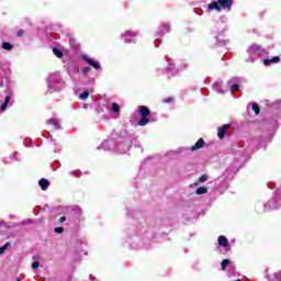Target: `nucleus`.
<instances>
[{"mask_svg": "<svg viewBox=\"0 0 281 281\" xmlns=\"http://www.w3.org/2000/svg\"><path fill=\"white\" fill-rule=\"evenodd\" d=\"M2 49H5V52H12V49H14V45H12L10 42H3Z\"/></svg>", "mask_w": 281, "mask_h": 281, "instance_id": "obj_23", "label": "nucleus"}, {"mask_svg": "<svg viewBox=\"0 0 281 281\" xmlns=\"http://www.w3.org/2000/svg\"><path fill=\"white\" fill-rule=\"evenodd\" d=\"M63 232H65V227L63 226L55 227V234H63Z\"/></svg>", "mask_w": 281, "mask_h": 281, "instance_id": "obj_40", "label": "nucleus"}, {"mask_svg": "<svg viewBox=\"0 0 281 281\" xmlns=\"http://www.w3.org/2000/svg\"><path fill=\"white\" fill-rule=\"evenodd\" d=\"M218 34H221V32L216 33L215 31H212V36L213 38H215L217 43H218Z\"/></svg>", "mask_w": 281, "mask_h": 281, "instance_id": "obj_41", "label": "nucleus"}, {"mask_svg": "<svg viewBox=\"0 0 281 281\" xmlns=\"http://www.w3.org/2000/svg\"><path fill=\"white\" fill-rule=\"evenodd\" d=\"M137 111L140 115V120L138 121V126H146L147 124H150V122H155V120H149L150 116V109L146 105H140L137 108Z\"/></svg>", "mask_w": 281, "mask_h": 281, "instance_id": "obj_5", "label": "nucleus"}, {"mask_svg": "<svg viewBox=\"0 0 281 281\" xmlns=\"http://www.w3.org/2000/svg\"><path fill=\"white\" fill-rule=\"evenodd\" d=\"M38 186L42 190H47L49 188V180L45 179V178H42L40 181H38Z\"/></svg>", "mask_w": 281, "mask_h": 281, "instance_id": "obj_19", "label": "nucleus"}, {"mask_svg": "<svg viewBox=\"0 0 281 281\" xmlns=\"http://www.w3.org/2000/svg\"><path fill=\"white\" fill-rule=\"evenodd\" d=\"M87 106H88V105H87V104H85V105H83V109H87Z\"/></svg>", "mask_w": 281, "mask_h": 281, "instance_id": "obj_51", "label": "nucleus"}, {"mask_svg": "<svg viewBox=\"0 0 281 281\" xmlns=\"http://www.w3.org/2000/svg\"><path fill=\"white\" fill-rule=\"evenodd\" d=\"M72 212L79 221H85V215H82V209L80 206H74Z\"/></svg>", "mask_w": 281, "mask_h": 281, "instance_id": "obj_16", "label": "nucleus"}, {"mask_svg": "<svg viewBox=\"0 0 281 281\" xmlns=\"http://www.w3.org/2000/svg\"><path fill=\"white\" fill-rule=\"evenodd\" d=\"M277 124L281 122V119H276Z\"/></svg>", "mask_w": 281, "mask_h": 281, "instance_id": "obj_48", "label": "nucleus"}, {"mask_svg": "<svg viewBox=\"0 0 281 281\" xmlns=\"http://www.w3.org/2000/svg\"><path fill=\"white\" fill-rule=\"evenodd\" d=\"M10 161H21V154L19 151H14L9 156Z\"/></svg>", "mask_w": 281, "mask_h": 281, "instance_id": "obj_21", "label": "nucleus"}, {"mask_svg": "<svg viewBox=\"0 0 281 281\" xmlns=\"http://www.w3.org/2000/svg\"><path fill=\"white\" fill-rule=\"evenodd\" d=\"M87 98H89V91H83L79 94V100H87Z\"/></svg>", "mask_w": 281, "mask_h": 281, "instance_id": "obj_37", "label": "nucleus"}, {"mask_svg": "<svg viewBox=\"0 0 281 281\" xmlns=\"http://www.w3.org/2000/svg\"><path fill=\"white\" fill-rule=\"evenodd\" d=\"M53 54H55V56L57 58H63V56H64L63 50H60V48H58V47L53 48Z\"/></svg>", "mask_w": 281, "mask_h": 281, "instance_id": "obj_26", "label": "nucleus"}, {"mask_svg": "<svg viewBox=\"0 0 281 281\" xmlns=\"http://www.w3.org/2000/svg\"><path fill=\"white\" fill-rule=\"evenodd\" d=\"M139 36V31L127 30L121 33L120 38L124 41L126 45H131V43H135L137 37Z\"/></svg>", "mask_w": 281, "mask_h": 281, "instance_id": "obj_6", "label": "nucleus"}, {"mask_svg": "<svg viewBox=\"0 0 281 281\" xmlns=\"http://www.w3.org/2000/svg\"><path fill=\"white\" fill-rule=\"evenodd\" d=\"M229 128H232V124H224L222 127H220V130L217 132L218 139H224L225 135L227 134V131H229Z\"/></svg>", "mask_w": 281, "mask_h": 281, "instance_id": "obj_11", "label": "nucleus"}, {"mask_svg": "<svg viewBox=\"0 0 281 281\" xmlns=\"http://www.w3.org/2000/svg\"><path fill=\"white\" fill-rule=\"evenodd\" d=\"M145 236V238H148V227L146 226H140L137 228V233L135 237L130 238L128 240H126V243H130L131 247H137L139 244V237Z\"/></svg>", "mask_w": 281, "mask_h": 281, "instance_id": "obj_7", "label": "nucleus"}, {"mask_svg": "<svg viewBox=\"0 0 281 281\" xmlns=\"http://www.w3.org/2000/svg\"><path fill=\"white\" fill-rule=\"evenodd\" d=\"M205 181H207V175L204 173L198 179V182L191 184V188L199 186V183H205Z\"/></svg>", "mask_w": 281, "mask_h": 281, "instance_id": "obj_22", "label": "nucleus"}, {"mask_svg": "<svg viewBox=\"0 0 281 281\" xmlns=\"http://www.w3.org/2000/svg\"><path fill=\"white\" fill-rule=\"evenodd\" d=\"M217 244L220 245V247H223L225 251H232V245H229V239H227V237H225L224 235H221L217 238Z\"/></svg>", "mask_w": 281, "mask_h": 281, "instance_id": "obj_9", "label": "nucleus"}, {"mask_svg": "<svg viewBox=\"0 0 281 281\" xmlns=\"http://www.w3.org/2000/svg\"><path fill=\"white\" fill-rule=\"evenodd\" d=\"M188 67H189V64H188V63H182V64L178 67V69H179V71H186V69H188Z\"/></svg>", "mask_w": 281, "mask_h": 281, "instance_id": "obj_36", "label": "nucleus"}, {"mask_svg": "<svg viewBox=\"0 0 281 281\" xmlns=\"http://www.w3.org/2000/svg\"><path fill=\"white\" fill-rule=\"evenodd\" d=\"M252 111L256 113V115L260 114V105L258 103H251Z\"/></svg>", "mask_w": 281, "mask_h": 281, "instance_id": "obj_29", "label": "nucleus"}, {"mask_svg": "<svg viewBox=\"0 0 281 281\" xmlns=\"http://www.w3.org/2000/svg\"><path fill=\"white\" fill-rule=\"evenodd\" d=\"M268 281H281V270L274 273L272 277H268Z\"/></svg>", "mask_w": 281, "mask_h": 281, "instance_id": "obj_24", "label": "nucleus"}, {"mask_svg": "<svg viewBox=\"0 0 281 281\" xmlns=\"http://www.w3.org/2000/svg\"><path fill=\"white\" fill-rule=\"evenodd\" d=\"M273 109H277V110L280 111V113H281V100H280V101H277V102L273 104Z\"/></svg>", "mask_w": 281, "mask_h": 281, "instance_id": "obj_39", "label": "nucleus"}, {"mask_svg": "<svg viewBox=\"0 0 281 281\" xmlns=\"http://www.w3.org/2000/svg\"><path fill=\"white\" fill-rule=\"evenodd\" d=\"M196 14H198L199 16H201V12H196Z\"/></svg>", "mask_w": 281, "mask_h": 281, "instance_id": "obj_49", "label": "nucleus"}, {"mask_svg": "<svg viewBox=\"0 0 281 281\" xmlns=\"http://www.w3.org/2000/svg\"><path fill=\"white\" fill-rule=\"evenodd\" d=\"M46 124H49L50 126H54V128H56V131H60V122L58 121V119H49L46 121Z\"/></svg>", "mask_w": 281, "mask_h": 281, "instance_id": "obj_17", "label": "nucleus"}, {"mask_svg": "<svg viewBox=\"0 0 281 281\" xmlns=\"http://www.w3.org/2000/svg\"><path fill=\"white\" fill-rule=\"evenodd\" d=\"M89 71H91V66H86L81 69L82 76H88Z\"/></svg>", "mask_w": 281, "mask_h": 281, "instance_id": "obj_32", "label": "nucleus"}, {"mask_svg": "<svg viewBox=\"0 0 281 281\" xmlns=\"http://www.w3.org/2000/svg\"><path fill=\"white\" fill-rule=\"evenodd\" d=\"M81 59L95 69V71H102V65H100V61L89 57L88 55H81Z\"/></svg>", "mask_w": 281, "mask_h": 281, "instance_id": "obj_8", "label": "nucleus"}, {"mask_svg": "<svg viewBox=\"0 0 281 281\" xmlns=\"http://www.w3.org/2000/svg\"><path fill=\"white\" fill-rule=\"evenodd\" d=\"M8 104H10V95L4 98V102L0 106L1 111H5V109H8Z\"/></svg>", "mask_w": 281, "mask_h": 281, "instance_id": "obj_25", "label": "nucleus"}, {"mask_svg": "<svg viewBox=\"0 0 281 281\" xmlns=\"http://www.w3.org/2000/svg\"><path fill=\"white\" fill-rule=\"evenodd\" d=\"M131 146H133V139L126 131H122L120 134L113 131L110 137L101 143L98 150H110L124 155L131 150Z\"/></svg>", "mask_w": 281, "mask_h": 281, "instance_id": "obj_1", "label": "nucleus"}, {"mask_svg": "<svg viewBox=\"0 0 281 281\" xmlns=\"http://www.w3.org/2000/svg\"><path fill=\"white\" fill-rule=\"evenodd\" d=\"M212 10H216V12H221V4L217 1H212L211 3H209L207 5V11L212 12Z\"/></svg>", "mask_w": 281, "mask_h": 281, "instance_id": "obj_15", "label": "nucleus"}, {"mask_svg": "<svg viewBox=\"0 0 281 281\" xmlns=\"http://www.w3.org/2000/svg\"><path fill=\"white\" fill-rule=\"evenodd\" d=\"M156 71L158 76H165V74H168L167 68H157Z\"/></svg>", "mask_w": 281, "mask_h": 281, "instance_id": "obj_34", "label": "nucleus"}, {"mask_svg": "<svg viewBox=\"0 0 281 281\" xmlns=\"http://www.w3.org/2000/svg\"><path fill=\"white\" fill-rule=\"evenodd\" d=\"M70 177H80V171L79 170H72L69 172Z\"/></svg>", "mask_w": 281, "mask_h": 281, "instance_id": "obj_38", "label": "nucleus"}, {"mask_svg": "<svg viewBox=\"0 0 281 281\" xmlns=\"http://www.w3.org/2000/svg\"><path fill=\"white\" fill-rule=\"evenodd\" d=\"M232 93L236 92V91H239L240 89V86L238 83H234L229 87Z\"/></svg>", "mask_w": 281, "mask_h": 281, "instance_id": "obj_35", "label": "nucleus"}, {"mask_svg": "<svg viewBox=\"0 0 281 281\" xmlns=\"http://www.w3.org/2000/svg\"><path fill=\"white\" fill-rule=\"evenodd\" d=\"M67 221V216H61L58 220V223H65Z\"/></svg>", "mask_w": 281, "mask_h": 281, "instance_id": "obj_46", "label": "nucleus"}, {"mask_svg": "<svg viewBox=\"0 0 281 281\" xmlns=\"http://www.w3.org/2000/svg\"><path fill=\"white\" fill-rule=\"evenodd\" d=\"M3 226L4 227H10L5 222L2 221V222H0V227H3Z\"/></svg>", "mask_w": 281, "mask_h": 281, "instance_id": "obj_47", "label": "nucleus"}, {"mask_svg": "<svg viewBox=\"0 0 281 281\" xmlns=\"http://www.w3.org/2000/svg\"><path fill=\"white\" fill-rule=\"evenodd\" d=\"M171 30H172V26L170 25V22H162L159 24L158 32L154 34L155 47H159V45H161V41H159V38H162V36H166V34H170Z\"/></svg>", "mask_w": 281, "mask_h": 281, "instance_id": "obj_2", "label": "nucleus"}, {"mask_svg": "<svg viewBox=\"0 0 281 281\" xmlns=\"http://www.w3.org/2000/svg\"><path fill=\"white\" fill-rule=\"evenodd\" d=\"M0 102H2V99H0Z\"/></svg>", "mask_w": 281, "mask_h": 281, "instance_id": "obj_53", "label": "nucleus"}, {"mask_svg": "<svg viewBox=\"0 0 281 281\" xmlns=\"http://www.w3.org/2000/svg\"><path fill=\"white\" fill-rule=\"evenodd\" d=\"M268 188L270 190H274L276 189V184L273 182H268Z\"/></svg>", "mask_w": 281, "mask_h": 281, "instance_id": "obj_45", "label": "nucleus"}, {"mask_svg": "<svg viewBox=\"0 0 281 281\" xmlns=\"http://www.w3.org/2000/svg\"><path fill=\"white\" fill-rule=\"evenodd\" d=\"M196 14H198L199 16H201V12H196Z\"/></svg>", "mask_w": 281, "mask_h": 281, "instance_id": "obj_50", "label": "nucleus"}, {"mask_svg": "<svg viewBox=\"0 0 281 281\" xmlns=\"http://www.w3.org/2000/svg\"><path fill=\"white\" fill-rule=\"evenodd\" d=\"M195 194L201 195V194H207V188L205 187H199L195 191Z\"/></svg>", "mask_w": 281, "mask_h": 281, "instance_id": "obj_27", "label": "nucleus"}, {"mask_svg": "<svg viewBox=\"0 0 281 281\" xmlns=\"http://www.w3.org/2000/svg\"><path fill=\"white\" fill-rule=\"evenodd\" d=\"M280 60V56H274L271 59H263V65L266 67H269L270 65H273Z\"/></svg>", "mask_w": 281, "mask_h": 281, "instance_id": "obj_18", "label": "nucleus"}, {"mask_svg": "<svg viewBox=\"0 0 281 281\" xmlns=\"http://www.w3.org/2000/svg\"><path fill=\"white\" fill-rule=\"evenodd\" d=\"M23 34H25V31H23L22 29H20L18 32H16V36H23Z\"/></svg>", "mask_w": 281, "mask_h": 281, "instance_id": "obj_43", "label": "nucleus"}, {"mask_svg": "<svg viewBox=\"0 0 281 281\" xmlns=\"http://www.w3.org/2000/svg\"><path fill=\"white\" fill-rule=\"evenodd\" d=\"M205 146V140L203 138H199V140L194 144V146L191 147V153H194V150H201Z\"/></svg>", "mask_w": 281, "mask_h": 281, "instance_id": "obj_14", "label": "nucleus"}, {"mask_svg": "<svg viewBox=\"0 0 281 281\" xmlns=\"http://www.w3.org/2000/svg\"><path fill=\"white\" fill-rule=\"evenodd\" d=\"M33 260H35V261L32 263V269L36 270V269H38V267H41V262L38 261V260H41V257L38 255H35V256H33Z\"/></svg>", "mask_w": 281, "mask_h": 281, "instance_id": "obj_20", "label": "nucleus"}, {"mask_svg": "<svg viewBox=\"0 0 281 281\" xmlns=\"http://www.w3.org/2000/svg\"><path fill=\"white\" fill-rule=\"evenodd\" d=\"M47 89L49 93H56V91L63 89V79H60V75H50L48 77Z\"/></svg>", "mask_w": 281, "mask_h": 281, "instance_id": "obj_3", "label": "nucleus"}, {"mask_svg": "<svg viewBox=\"0 0 281 281\" xmlns=\"http://www.w3.org/2000/svg\"><path fill=\"white\" fill-rule=\"evenodd\" d=\"M167 74L170 76H177L179 74V67L169 61V66L167 67Z\"/></svg>", "mask_w": 281, "mask_h": 281, "instance_id": "obj_13", "label": "nucleus"}, {"mask_svg": "<svg viewBox=\"0 0 281 281\" xmlns=\"http://www.w3.org/2000/svg\"><path fill=\"white\" fill-rule=\"evenodd\" d=\"M246 52L248 54L247 63H256L258 56L265 54V49L258 44H251Z\"/></svg>", "mask_w": 281, "mask_h": 281, "instance_id": "obj_4", "label": "nucleus"}, {"mask_svg": "<svg viewBox=\"0 0 281 281\" xmlns=\"http://www.w3.org/2000/svg\"><path fill=\"white\" fill-rule=\"evenodd\" d=\"M220 11L222 10H232V5H234V0H218Z\"/></svg>", "mask_w": 281, "mask_h": 281, "instance_id": "obj_10", "label": "nucleus"}, {"mask_svg": "<svg viewBox=\"0 0 281 281\" xmlns=\"http://www.w3.org/2000/svg\"><path fill=\"white\" fill-rule=\"evenodd\" d=\"M23 144H24V146H26V148H30V147H32L34 145V143L32 142L31 138H25L23 140Z\"/></svg>", "mask_w": 281, "mask_h": 281, "instance_id": "obj_31", "label": "nucleus"}, {"mask_svg": "<svg viewBox=\"0 0 281 281\" xmlns=\"http://www.w3.org/2000/svg\"><path fill=\"white\" fill-rule=\"evenodd\" d=\"M162 102H164L165 104H170V102H172V97H169V98H167V99H164Z\"/></svg>", "mask_w": 281, "mask_h": 281, "instance_id": "obj_42", "label": "nucleus"}, {"mask_svg": "<svg viewBox=\"0 0 281 281\" xmlns=\"http://www.w3.org/2000/svg\"><path fill=\"white\" fill-rule=\"evenodd\" d=\"M16 280H18V281H21V278H18Z\"/></svg>", "mask_w": 281, "mask_h": 281, "instance_id": "obj_52", "label": "nucleus"}, {"mask_svg": "<svg viewBox=\"0 0 281 281\" xmlns=\"http://www.w3.org/2000/svg\"><path fill=\"white\" fill-rule=\"evenodd\" d=\"M47 139H49L50 142H53V144H55V146H56V139H54V137L52 136V134H48Z\"/></svg>", "mask_w": 281, "mask_h": 281, "instance_id": "obj_44", "label": "nucleus"}, {"mask_svg": "<svg viewBox=\"0 0 281 281\" xmlns=\"http://www.w3.org/2000/svg\"><path fill=\"white\" fill-rule=\"evenodd\" d=\"M10 241H7L3 246L0 247V256L2 254H5V250L8 249V247H10Z\"/></svg>", "mask_w": 281, "mask_h": 281, "instance_id": "obj_30", "label": "nucleus"}, {"mask_svg": "<svg viewBox=\"0 0 281 281\" xmlns=\"http://www.w3.org/2000/svg\"><path fill=\"white\" fill-rule=\"evenodd\" d=\"M213 89L214 91H216V93H221L222 95H225L226 93V90L223 89V80L215 81L213 85Z\"/></svg>", "mask_w": 281, "mask_h": 281, "instance_id": "obj_12", "label": "nucleus"}, {"mask_svg": "<svg viewBox=\"0 0 281 281\" xmlns=\"http://www.w3.org/2000/svg\"><path fill=\"white\" fill-rule=\"evenodd\" d=\"M112 113H120V104L116 102L112 103Z\"/></svg>", "mask_w": 281, "mask_h": 281, "instance_id": "obj_33", "label": "nucleus"}, {"mask_svg": "<svg viewBox=\"0 0 281 281\" xmlns=\"http://www.w3.org/2000/svg\"><path fill=\"white\" fill-rule=\"evenodd\" d=\"M221 265H222V271H225V269H227V267H229V265H232V260L224 259Z\"/></svg>", "mask_w": 281, "mask_h": 281, "instance_id": "obj_28", "label": "nucleus"}]
</instances>
